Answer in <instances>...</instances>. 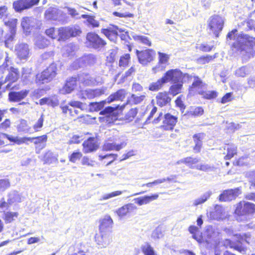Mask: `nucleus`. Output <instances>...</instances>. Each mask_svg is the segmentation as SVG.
<instances>
[{"instance_id":"40","label":"nucleus","mask_w":255,"mask_h":255,"mask_svg":"<svg viewBox=\"0 0 255 255\" xmlns=\"http://www.w3.org/2000/svg\"><path fill=\"white\" fill-rule=\"evenodd\" d=\"M226 149L227 150V153L225 159H230L237 153V146L234 144H228L225 147V149Z\"/></svg>"},{"instance_id":"64","label":"nucleus","mask_w":255,"mask_h":255,"mask_svg":"<svg viewBox=\"0 0 255 255\" xmlns=\"http://www.w3.org/2000/svg\"><path fill=\"white\" fill-rule=\"evenodd\" d=\"M87 23L89 26H91L93 28L98 27L100 25L99 21L96 20L93 16H91L88 19Z\"/></svg>"},{"instance_id":"20","label":"nucleus","mask_w":255,"mask_h":255,"mask_svg":"<svg viewBox=\"0 0 255 255\" xmlns=\"http://www.w3.org/2000/svg\"><path fill=\"white\" fill-rule=\"evenodd\" d=\"M9 71L8 75L5 78L4 81V83L9 82V83L6 85L7 89H12L13 87H11V84L16 82L19 77L18 70L12 67H10L9 69H7Z\"/></svg>"},{"instance_id":"7","label":"nucleus","mask_w":255,"mask_h":255,"mask_svg":"<svg viewBox=\"0 0 255 255\" xmlns=\"http://www.w3.org/2000/svg\"><path fill=\"white\" fill-rule=\"evenodd\" d=\"M224 21V18L218 15H214L209 19L208 27L216 37L218 36L219 33L222 31Z\"/></svg>"},{"instance_id":"36","label":"nucleus","mask_w":255,"mask_h":255,"mask_svg":"<svg viewBox=\"0 0 255 255\" xmlns=\"http://www.w3.org/2000/svg\"><path fill=\"white\" fill-rule=\"evenodd\" d=\"M212 194V192L211 191L205 192L200 197L193 200L192 205L193 206H198L202 205L209 199Z\"/></svg>"},{"instance_id":"47","label":"nucleus","mask_w":255,"mask_h":255,"mask_svg":"<svg viewBox=\"0 0 255 255\" xmlns=\"http://www.w3.org/2000/svg\"><path fill=\"white\" fill-rule=\"evenodd\" d=\"M141 250L144 255H156L153 248L148 243L142 245Z\"/></svg>"},{"instance_id":"54","label":"nucleus","mask_w":255,"mask_h":255,"mask_svg":"<svg viewBox=\"0 0 255 255\" xmlns=\"http://www.w3.org/2000/svg\"><path fill=\"white\" fill-rule=\"evenodd\" d=\"M188 230L189 232L192 234V237L194 239L197 241H199L200 240V236L197 235V233L199 232V228L198 227L195 226H190L189 227Z\"/></svg>"},{"instance_id":"9","label":"nucleus","mask_w":255,"mask_h":255,"mask_svg":"<svg viewBox=\"0 0 255 255\" xmlns=\"http://www.w3.org/2000/svg\"><path fill=\"white\" fill-rule=\"evenodd\" d=\"M95 241L100 248L107 247L112 241L111 231L100 232L95 236Z\"/></svg>"},{"instance_id":"61","label":"nucleus","mask_w":255,"mask_h":255,"mask_svg":"<svg viewBox=\"0 0 255 255\" xmlns=\"http://www.w3.org/2000/svg\"><path fill=\"white\" fill-rule=\"evenodd\" d=\"M163 236V234L161 228L158 227L153 231L151 237L154 239H158L162 238Z\"/></svg>"},{"instance_id":"23","label":"nucleus","mask_w":255,"mask_h":255,"mask_svg":"<svg viewBox=\"0 0 255 255\" xmlns=\"http://www.w3.org/2000/svg\"><path fill=\"white\" fill-rule=\"evenodd\" d=\"M77 77H72L69 79L64 87L60 90V93L63 94L70 93L77 86Z\"/></svg>"},{"instance_id":"35","label":"nucleus","mask_w":255,"mask_h":255,"mask_svg":"<svg viewBox=\"0 0 255 255\" xmlns=\"http://www.w3.org/2000/svg\"><path fill=\"white\" fill-rule=\"evenodd\" d=\"M77 80L79 82L85 85H90L95 82V79L92 77L89 74L82 73L78 76Z\"/></svg>"},{"instance_id":"56","label":"nucleus","mask_w":255,"mask_h":255,"mask_svg":"<svg viewBox=\"0 0 255 255\" xmlns=\"http://www.w3.org/2000/svg\"><path fill=\"white\" fill-rule=\"evenodd\" d=\"M158 55L159 64H164L168 62L169 59V56L168 55L161 52H158Z\"/></svg>"},{"instance_id":"4","label":"nucleus","mask_w":255,"mask_h":255,"mask_svg":"<svg viewBox=\"0 0 255 255\" xmlns=\"http://www.w3.org/2000/svg\"><path fill=\"white\" fill-rule=\"evenodd\" d=\"M235 213L238 216V221H247L250 216L255 213V204L248 201H241L237 204Z\"/></svg>"},{"instance_id":"38","label":"nucleus","mask_w":255,"mask_h":255,"mask_svg":"<svg viewBox=\"0 0 255 255\" xmlns=\"http://www.w3.org/2000/svg\"><path fill=\"white\" fill-rule=\"evenodd\" d=\"M76 46L73 43H69L63 47L62 49L63 55L66 57H69L74 54Z\"/></svg>"},{"instance_id":"30","label":"nucleus","mask_w":255,"mask_h":255,"mask_svg":"<svg viewBox=\"0 0 255 255\" xmlns=\"http://www.w3.org/2000/svg\"><path fill=\"white\" fill-rule=\"evenodd\" d=\"M127 94V91L124 89H121L111 95L107 99L108 103H110L114 101L122 100L124 99Z\"/></svg>"},{"instance_id":"13","label":"nucleus","mask_w":255,"mask_h":255,"mask_svg":"<svg viewBox=\"0 0 255 255\" xmlns=\"http://www.w3.org/2000/svg\"><path fill=\"white\" fill-rule=\"evenodd\" d=\"M44 17L47 20L59 21L62 19L63 12L57 6H51L45 11Z\"/></svg>"},{"instance_id":"21","label":"nucleus","mask_w":255,"mask_h":255,"mask_svg":"<svg viewBox=\"0 0 255 255\" xmlns=\"http://www.w3.org/2000/svg\"><path fill=\"white\" fill-rule=\"evenodd\" d=\"M113 221L110 215H106L100 220V232L111 231L113 227Z\"/></svg>"},{"instance_id":"46","label":"nucleus","mask_w":255,"mask_h":255,"mask_svg":"<svg viewBox=\"0 0 255 255\" xmlns=\"http://www.w3.org/2000/svg\"><path fill=\"white\" fill-rule=\"evenodd\" d=\"M18 216V213L17 212H7L4 213V219L6 223H9L15 220Z\"/></svg>"},{"instance_id":"39","label":"nucleus","mask_w":255,"mask_h":255,"mask_svg":"<svg viewBox=\"0 0 255 255\" xmlns=\"http://www.w3.org/2000/svg\"><path fill=\"white\" fill-rule=\"evenodd\" d=\"M68 27H62L58 29V40H65L70 37Z\"/></svg>"},{"instance_id":"25","label":"nucleus","mask_w":255,"mask_h":255,"mask_svg":"<svg viewBox=\"0 0 255 255\" xmlns=\"http://www.w3.org/2000/svg\"><path fill=\"white\" fill-rule=\"evenodd\" d=\"M182 162L191 168H195L202 171H207L210 167L208 165L202 164L199 160H182Z\"/></svg>"},{"instance_id":"51","label":"nucleus","mask_w":255,"mask_h":255,"mask_svg":"<svg viewBox=\"0 0 255 255\" xmlns=\"http://www.w3.org/2000/svg\"><path fill=\"white\" fill-rule=\"evenodd\" d=\"M124 192V191H114L111 193H110L104 194L100 200L101 201L106 200H108V199H109L110 198H112L118 196H120L121 194H122V193Z\"/></svg>"},{"instance_id":"41","label":"nucleus","mask_w":255,"mask_h":255,"mask_svg":"<svg viewBox=\"0 0 255 255\" xmlns=\"http://www.w3.org/2000/svg\"><path fill=\"white\" fill-rule=\"evenodd\" d=\"M106 101H103L100 102H93L89 104V109L91 112H97L102 109L105 105Z\"/></svg>"},{"instance_id":"44","label":"nucleus","mask_w":255,"mask_h":255,"mask_svg":"<svg viewBox=\"0 0 255 255\" xmlns=\"http://www.w3.org/2000/svg\"><path fill=\"white\" fill-rule=\"evenodd\" d=\"M85 65H92L96 62V57L93 54L85 55L79 60Z\"/></svg>"},{"instance_id":"28","label":"nucleus","mask_w":255,"mask_h":255,"mask_svg":"<svg viewBox=\"0 0 255 255\" xmlns=\"http://www.w3.org/2000/svg\"><path fill=\"white\" fill-rule=\"evenodd\" d=\"M158 194H155L151 196H144L134 199V202L139 206L147 204L150 202L156 200L158 198Z\"/></svg>"},{"instance_id":"42","label":"nucleus","mask_w":255,"mask_h":255,"mask_svg":"<svg viewBox=\"0 0 255 255\" xmlns=\"http://www.w3.org/2000/svg\"><path fill=\"white\" fill-rule=\"evenodd\" d=\"M132 37L134 40L141 42L144 45L148 46H150L151 45V41L149 38L145 36L133 34L132 35Z\"/></svg>"},{"instance_id":"37","label":"nucleus","mask_w":255,"mask_h":255,"mask_svg":"<svg viewBox=\"0 0 255 255\" xmlns=\"http://www.w3.org/2000/svg\"><path fill=\"white\" fill-rule=\"evenodd\" d=\"M9 204L20 202L21 201V196L16 191H12L8 194Z\"/></svg>"},{"instance_id":"18","label":"nucleus","mask_w":255,"mask_h":255,"mask_svg":"<svg viewBox=\"0 0 255 255\" xmlns=\"http://www.w3.org/2000/svg\"><path fill=\"white\" fill-rule=\"evenodd\" d=\"M83 151L85 153H89L96 150L99 144L97 138L89 137L83 143Z\"/></svg>"},{"instance_id":"8","label":"nucleus","mask_w":255,"mask_h":255,"mask_svg":"<svg viewBox=\"0 0 255 255\" xmlns=\"http://www.w3.org/2000/svg\"><path fill=\"white\" fill-rule=\"evenodd\" d=\"M40 0H17L12 3V7L16 12H21L37 5Z\"/></svg>"},{"instance_id":"55","label":"nucleus","mask_w":255,"mask_h":255,"mask_svg":"<svg viewBox=\"0 0 255 255\" xmlns=\"http://www.w3.org/2000/svg\"><path fill=\"white\" fill-rule=\"evenodd\" d=\"M69 29V34H70V37H74L79 35L81 31L79 26H72L68 27Z\"/></svg>"},{"instance_id":"53","label":"nucleus","mask_w":255,"mask_h":255,"mask_svg":"<svg viewBox=\"0 0 255 255\" xmlns=\"http://www.w3.org/2000/svg\"><path fill=\"white\" fill-rule=\"evenodd\" d=\"M130 58L129 54H126L121 56L119 61V66L123 67L127 66L128 64Z\"/></svg>"},{"instance_id":"1","label":"nucleus","mask_w":255,"mask_h":255,"mask_svg":"<svg viewBox=\"0 0 255 255\" xmlns=\"http://www.w3.org/2000/svg\"><path fill=\"white\" fill-rule=\"evenodd\" d=\"M237 32L236 29H234L228 33L227 39L236 40L232 45L233 50L240 52L243 60L247 61L255 56V38L244 34L237 35Z\"/></svg>"},{"instance_id":"11","label":"nucleus","mask_w":255,"mask_h":255,"mask_svg":"<svg viewBox=\"0 0 255 255\" xmlns=\"http://www.w3.org/2000/svg\"><path fill=\"white\" fill-rule=\"evenodd\" d=\"M138 61L142 65H146L153 60L155 51L152 49H146L139 51L136 50Z\"/></svg>"},{"instance_id":"12","label":"nucleus","mask_w":255,"mask_h":255,"mask_svg":"<svg viewBox=\"0 0 255 255\" xmlns=\"http://www.w3.org/2000/svg\"><path fill=\"white\" fill-rule=\"evenodd\" d=\"M36 20L32 17H24L22 18L21 26L24 33L26 35L29 34L33 32L36 27Z\"/></svg>"},{"instance_id":"16","label":"nucleus","mask_w":255,"mask_h":255,"mask_svg":"<svg viewBox=\"0 0 255 255\" xmlns=\"http://www.w3.org/2000/svg\"><path fill=\"white\" fill-rule=\"evenodd\" d=\"M104 92L105 91L103 89H97L92 90L87 89L80 91V98L82 99H92L101 96L104 94Z\"/></svg>"},{"instance_id":"45","label":"nucleus","mask_w":255,"mask_h":255,"mask_svg":"<svg viewBox=\"0 0 255 255\" xmlns=\"http://www.w3.org/2000/svg\"><path fill=\"white\" fill-rule=\"evenodd\" d=\"M19 131H22L25 133H31V128L28 126L27 121L24 120H21L19 124L17 126Z\"/></svg>"},{"instance_id":"34","label":"nucleus","mask_w":255,"mask_h":255,"mask_svg":"<svg viewBox=\"0 0 255 255\" xmlns=\"http://www.w3.org/2000/svg\"><path fill=\"white\" fill-rule=\"evenodd\" d=\"M252 71V68L249 66H243L237 68L234 72V75L238 78H244L249 75Z\"/></svg>"},{"instance_id":"58","label":"nucleus","mask_w":255,"mask_h":255,"mask_svg":"<svg viewBox=\"0 0 255 255\" xmlns=\"http://www.w3.org/2000/svg\"><path fill=\"white\" fill-rule=\"evenodd\" d=\"M199 94L203 95V97L207 99H211L215 98L217 96V93L215 91H198Z\"/></svg>"},{"instance_id":"29","label":"nucleus","mask_w":255,"mask_h":255,"mask_svg":"<svg viewBox=\"0 0 255 255\" xmlns=\"http://www.w3.org/2000/svg\"><path fill=\"white\" fill-rule=\"evenodd\" d=\"M50 41L41 35L36 36L34 39V46L38 49H43L47 47Z\"/></svg>"},{"instance_id":"26","label":"nucleus","mask_w":255,"mask_h":255,"mask_svg":"<svg viewBox=\"0 0 255 255\" xmlns=\"http://www.w3.org/2000/svg\"><path fill=\"white\" fill-rule=\"evenodd\" d=\"M146 97L145 94L142 95L132 94L128 98L126 104L130 105L140 104L145 101Z\"/></svg>"},{"instance_id":"60","label":"nucleus","mask_w":255,"mask_h":255,"mask_svg":"<svg viewBox=\"0 0 255 255\" xmlns=\"http://www.w3.org/2000/svg\"><path fill=\"white\" fill-rule=\"evenodd\" d=\"M33 138L31 137H20L18 136H16L15 142L18 145L21 144L22 143H27L28 141L32 142L33 141Z\"/></svg>"},{"instance_id":"52","label":"nucleus","mask_w":255,"mask_h":255,"mask_svg":"<svg viewBox=\"0 0 255 255\" xmlns=\"http://www.w3.org/2000/svg\"><path fill=\"white\" fill-rule=\"evenodd\" d=\"M216 57V55L214 56L207 55L206 56H201L197 59V62L200 64H205L209 63Z\"/></svg>"},{"instance_id":"32","label":"nucleus","mask_w":255,"mask_h":255,"mask_svg":"<svg viewBox=\"0 0 255 255\" xmlns=\"http://www.w3.org/2000/svg\"><path fill=\"white\" fill-rule=\"evenodd\" d=\"M156 100L157 105L160 107H163L169 103L170 102L171 99L167 93L161 92L159 93L157 95Z\"/></svg>"},{"instance_id":"6","label":"nucleus","mask_w":255,"mask_h":255,"mask_svg":"<svg viewBox=\"0 0 255 255\" xmlns=\"http://www.w3.org/2000/svg\"><path fill=\"white\" fill-rule=\"evenodd\" d=\"M56 65L54 63L51 64L46 69L41 73L37 74L36 77V82L40 85L51 81L56 75Z\"/></svg>"},{"instance_id":"31","label":"nucleus","mask_w":255,"mask_h":255,"mask_svg":"<svg viewBox=\"0 0 255 255\" xmlns=\"http://www.w3.org/2000/svg\"><path fill=\"white\" fill-rule=\"evenodd\" d=\"M205 134L204 133L195 134L193 136V139L195 143L193 150L195 152H199L202 146V140L204 138Z\"/></svg>"},{"instance_id":"27","label":"nucleus","mask_w":255,"mask_h":255,"mask_svg":"<svg viewBox=\"0 0 255 255\" xmlns=\"http://www.w3.org/2000/svg\"><path fill=\"white\" fill-rule=\"evenodd\" d=\"M210 215L212 218L217 220H223L227 216L225 209L219 205L215 207L214 211L212 212Z\"/></svg>"},{"instance_id":"49","label":"nucleus","mask_w":255,"mask_h":255,"mask_svg":"<svg viewBox=\"0 0 255 255\" xmlns=\"http://www.w3.org/2000/svg\"><path fill=\"white\" fill-rule=\"evenodd\" d=\"M119 106H117L115 107L109 106L106 107L104 110L100 112V114L102 115H106L110 116L112 114H115V111L118 109Z\"/></svg>"},{"instance_id":"14","label":"nucleus","mask_w":255,"mask_h":255,"mask_svg":"<svg viewBox=\"0 0 255 255\" xmlns=\"http://www.w3.org/2000/svg\"><path fill=\"white\" fill-rule=\"evenodd\" d=\"M15 54L20 60L26 61L30 55L29 46L27 44L21 43L15 47Z\"/></svg>"},{"instance_id":"10","label":"nucleus","mask_w":255,"mask_h":255,"mask_svg":"<svg viewBox=\"0 0 255 255\" xmlns=\"http://www.w3.org/2000/svg\"><path fill=\"white\" fill-rule=\"evenodd\" d=\"M86 39L89 46L95 49L102 48L106 44V42L95 33H88Z\"/></svg>"},{"instance_id":"19","label":"nucleus","mask_w":255,"mask_h":255,"mask_svg":"<svg viewBox=\"0 0 255 255\" xmlns=\"http://www.w3.org/2000/svg\"><path fill=\"white\" fill-rule=\"evenodd\" d=\"M126 144V142L124 140H121L120 142H117V140L114 142L106 141L103 146V150L104 151H119L125 147Z\"/></svg>"},{"instance_id":"15","label":"nucleus","mask_w":255,"mask_h":255,"mask_svg":"<svg viewBox=\"0 0 255 255\" xmlns=\"http://www.w3.org/2000/svg\"><path fill=\"white\" fill-rule=\"evenodd\" d=\"M241 194V190L240 188L226 190L219 196V200L224 202L230 201L235 199Z\"/></svg>"},{"instance_id":"62","label":"nucleus","mask_w":255,"mask_h":255,"mask_svg":"<svg viewBox=\"0 0 255 255\" xmlns=\"http://www.w3.org/2000/svg\"><path fill=\"white\" fill-rule=\"evenodd\" d=\"M44 119L43 115H41L40 118L38 119L37 122L34 124L33 128L35 131H39L42 127L43 124Z\"/></svg>"},{"instance_id":"5","label":"nucleus","mask_w":255,"mask_h":255,"mask_svg":"<svg viewBox=\"0 0 255 255\" xmlns=\"http://www.w3.org/2000/svg\"><path fill=\"white\" fill-rule=\"evenodd\" d=\"M162 120V125L161 128L166 130H172L177 122V118L170 114L167 113L162 116L160 113L158 117L153 121L154 124H157L159 121Z\"/></svg>"},{"instance_id":"17","label":"nucleus","mask_w":255,"mask_h":255,"mask_svg":"<svg viewBox=\"0 0 255 255\" xmlns=\"http://www.w3.org/2000/svg\"><path fill=\"white\" fill-rule=\"evenodd\" d=\"M137 209V207L133 204L128 203L118 209L115 213L120 219H123L128 214L133 212Z\"/></svg>"},{"instance_id":"33","label":"nucleus","mask_w":255,"mask_h":255,"mask_svg":"<svg viewBox=\"0 0 255 255\" xmlns=\"http://www.w3.org/2000/svg\"><path fill=\"white\" fill-rule=\"evenodd\" d=\"M102 33L111 41L116 42L117 40L118 34L116 29H114L113 27L104 28L102 29Z\"/></svg>"},{"instance_id":"22","label":"nucleus","mask_w":255,"mask_h":255,"mask_svg":"<svg viewBox=\"0 0 255 255\" xmlns=\"http://www.w3.org/2000/svg\"><path fill=\"white\" fill-rule=\"evenodd\" d=\"M182 78H183V80H181L179 82H173L174 84L172 85L170 88V92L172 95H176L180 93L182 87V83L184 82H186V80H189L191 76L187 74L183 73Z\"/></svg>"},{"instance_id":"50","label":"nucleus","mask_w":255,"mask_h":255,"mask_svg":"<svg viewBox=\"0 0 255 255\" xmlns=\"http://www.w3.org/2000/svg\"><path fill=\"white\" fill-rule=\"evenodd\" d=\"M10 186V183L8 179H0V194L8 189Z\"/></svg>"},{"instance_id":"3","label":"nucleus","mask_w":255,"mask_h":255,"mask_svg":"<svg viewBox=\"0 0 255 255\" xmlns=\"http://www.w3.org/2000/svg\"><path fill=\"white\" fill-rule=\"evenodd\" d=\"M2 22L5 26L9 28L10 30L8 33L3 36V30L0 29V40L4 42L5 46L6 47L11 48L12 47V41L15 34L17 19L10 17V14H9V16H7Z\"/></svg>"},{"instance_id":"59","label":"nucleus","mask_w":255,"mask_h":255,"mask_svg":"<svg viewBox=\"0 0 255 255\" xmlns=\"http://www.w3.org/2000/svg\"><path fill=\"white\" fill-rule=\"evenodd\" d=\"M204 110L201 107H196L190 110L189 114L194 117H198L202 115Z\"/></svg>"},{"instance_id":"43","label":"nucleus","mask_w":255,"mask_h":255,"mask_svg":"<svg viewBox=\"0 0 255 255\" xmlns=\"http://www.w3.org/2000/svg\"><path fill=\"white\" fill-rule=\"evenodd\" d=\"M138 113V109L136 108H131L128 111L125 116V120L128 122L132 121Z\"/></svg>"},{"instance_id":"48","label":"nucleus","mask_w":255,"mask_h":255,"mask_svg":"<svg viewBox=\"0 0 255 255\" xmlns=\"http://www.w3.org/2000/svg\"><path fill=\"white\" fill-rule=\"evenodd\" d=\"M204 86L201 80L197 77H195L194 82L190 88V91H194V89H199Z\"/></svg>"},{"instance_id":"63","label":"nucleus","mask_w":255,"mask_h":255,"mask_svg":"<svg viewBox=\"0 0 255 255\" xmlns=\"http://www.w3.org/2000/svg\"><path fill=\"white\" fill-rule=\"evenodd\" d=\"M59 104V100L57 97L54 96L48 98V105L55 107Z\"/></svg>"},{"instance_id":"57","label":"nucleus","mask_w":255,"mask_h":255,"mask_svg":"<svg viewBox=\"0 0 255 255\" xmlns=\"http://www.w3.org/2000/svg\"><path fill=\"white\" fill-rule=\"evenodd\" d=\"M9 14L8 8L6 6L3 5L0 6V20H1L2 21L7 16H9Z\"/></svg>"},{"instance_id":"2","label":"nucleus","mask_w":255,"mask_h":255,"mask_svg":"<svg viewBox=\"0 0 255 255\" xmlns=\"http://www.w3.org/2000/svg\"><path fill=\"white\" fill-rule=\"evenodd\" d=\"M183 73L179 69H171L167 71L161 79L156 82L151 83L149 86V90L152 91L159 90L163 85L169 81L179 82L183 80Z\"/></svg>"},{"instance_id":"24","label":"nucleus","mask_w":255,"mask_h":255,"mask_svg":"<svg viewBox=\"0 0 255 255\" xmlns=\"http://www.w3.org/2000/svg\"><path fill=\"white\" fill-rule=\"evenodd\" d=\"M27 90H22L19 92H10L8 94V99L10 102H17L24 99L28 93Z\"/></svg>"}]
</instances>
